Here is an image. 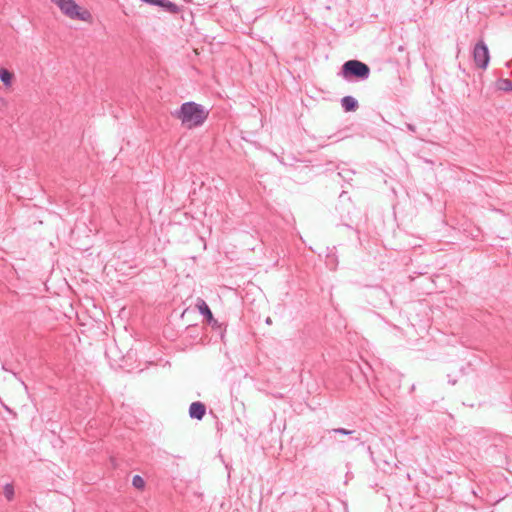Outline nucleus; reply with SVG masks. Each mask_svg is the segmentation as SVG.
<instances>
[{
    "mask_svg": "<svg viewBox=\"0 0 512 512\" xmlns=\"http://www.w3.org/2000/svg\"><path fill=\"white\" fill-rule=\"evenodd\" d=\"M172 116L180 120L185 128L192 129L201 126L207 120L209 110L199 103L188 101L172 112Z\"/></svg>",
    "mask_w": 512,
    "mask_h": 512,
    "instance_id": "obj_1",
    "label": "nucleus"
},
{
    "mask_svg": "<svg viewBox=\"0 0 512 512\" xmlns=\"http://www.w3.org/2000/svg\"><path fill=\"white\" fill-rule=\"evenodd\" d=\"M370 67L357 59L348 60L343 63L338 76L346 81H365L370 77Z\"/></svg>",
    "mask_w": 512,
    "mask_h": 512,
    "instance_id": "obj_2",
    "label": "nucleus"
},
{
    "mask_svg": "<svg viewBox=\"0 0 512 512\" xmlns=\"http://www.w3.org/2000/svg\"><path fill=\"white\" fill-rule=\"evenodd\" d=\"M70 19L91 21L92 15L87 9H82L74 0H51Z\"/></svg>",
    "mask_w": 512,
    "mask_h": 512,
    "instance_id": "obj_3",
    "label": "nucleus"
},
{
    "mask_svg": "<svg viewBox=\"0 0 512 512\" xmlns=\"http://www.w3.org/2000/svg\"><path fill=\"white\" fill-rule=\"evenodd\" d=\"M196 307L199 313L204 317L205 321L213 330H219L221 333V338L223 339L224 332L226 331V325L219 323L217 319L214 318L211 309L208 304L202 298H197Z\"/></svg>",
    "mask_w": 512,
    "mask_h": 512,
    "instance_id": "obj_4",
    "label": "nucleus"
},
{
    "mask_svg": "<svg viewBox=\"0 0 512 512\" xmlns=\"http://www.w3.org/2000/svg\"><path fill=\"white\" fill-rule=\"evenodd\" d=\"M473 60L477 68L485 70L490 62L488 46L483 40H479L473 49Z\"/></svg>",
    "mask_w": 512,
    "mask_h": 512,
    "instance_id": "obj_5",
    "label": "nucleus"
},
{
    "mask_svg": "<svg viewBox=\"0 0 512 512\" xmlns=\"http://www.w3.org/2000/svg\"><path fill=\"white\" fill-rule=\"evenodd\" d=\"M142 2L157 7L160 12L170 15H176L182 11V8L170 0H141Z\"/></svg>",
    "mask_w": 512,
    "mask_h": 512,
    "instance_id": "obj_6",
    "label": "nucleus"
},
{
    "mask_svg": "<svg viewBox=\"0 0 512 512\" xmlns=\"http://www.w3.org/2000/svg\"><path fill=\"white\" fill-rule=\"evenodd\" d=\"M191 419L202 420L206 414V405L201 401L192 402L188 410Z\"/></svg>",
    "mask_w": 512,
    "mask_h": 512,
    "instance_id": "obj_7",
    "label": "nucleus"
},
{
    "mask_svg": "<svg viewBox=\"0 0 512 512\" xmlns=\"http://www.w3.org/2000/svg\"><path fill=\"white\" fill-rule=\"evenodd\" d=\"M340 102L345 112H355L359 108L358 100L350 95L341 98Z\"/></svg>",
    "mask_w": 512,
    "mask_h": 512,
    "instance_id": "obj_8",
    "label": "nucleus"
},
{
    "mask_svg": "<svg viewBox=\"0 0 512 512\" xmlns=\"http://www.w3.org/2000/svg\"><path fill=\"white\" fill-rule=\"evenodd\" d=\"M13 80V73L10 72L6 68L0 69V81L4 84L6 87H10Z\"/></svg>",
    "mask_w": 512,
    "mask_h": 512,
    "instance_id": "obj_9",
    "label": "nucleus"
},
{
    "mask_svg": "<svg viewBox=\"0 0 512 512\" xmlns=\"http://www.w3.org/2000/svg\"><path fill=\"white\" fill-rule=\"evenodd\" d=\"M496 88L497 90H500V91H512V80L510 79H504V78H499L497 81H496Z\"/></svg>",
    "mask_w": 512,
    "mask_h": 512,
    "instance_id": "obj_10",
    "label": "nucleus"
},
{
    "mask_svg": "<svg viewBox=\"0 0 512 512\" xmlns=\"http://www.w3.org/2000/svg\"><path fill=\"white\" fill-rule=\"evenodd\" d=\"M354 432H355L354 430H349L346 428H333V429L327 430L328 434L335 433V434H340V435H345V436L352 435Z\"/></svg>",
    "mask_w": 512,
    "mask_h": 512,
    "instance_id": "obj_11",
    "label": "nucleus"
},
{
    "mask_svg": "<svg viewBox=\"0 0 512 512\" xmlns=\"http://www.w3.org/2000/svg\"><path fill=\"white\" fill-rule=\"evenodd\" d=\"M132 485L137 489H143L145 487V481L140 475H134Z\"/></svg>",
    "mask_w": 512,
    "mask_h": 512,
    "instance_id": "obj_12",
    "label": "nucleus"
},
{
    "mask_svg": "<svg viewBox=\"0 0 512 512\" xmlns=\"http://www.w3.org/2000/svg\"><path fill=\"white\" fill-rule=\"evenodd\" d=\"M370 453H371V456H372V458H373L374 462H375L377 465H379L380 463L389 464L388 459H387L384 455H381L380 453H377V455H376V456H374V453H375V452H374V451H372L371 449H370Z\"/></svg>",
    "mask_w": 512,
    "mask_h": 512,
    "instance_id": "obj_13",
    "label": "nucleus"
},
{
    "mask_svg": "<svg viewBox=\"0 0 512 512\" xmlns=\"http://www.w3.org/2000/svg\"><path fill=\"white\" fill-rule=\"evenodd\" d=\"M4 495L7 500H12L14 497V487L12 484L8 483L4 486Z\"/></svg>",
    "mask_w": 512,
    "mask_h": 512,
    "instance_id": "obj_14",
    "label": "nucleus"
},
{
    "mask_svg": "<svg viewBox=\"0 0 512 512\" xmlns=\"http://www.w3.org/2000/svg\"><path fill=\"white\" fill-rule=\"evenodd\" d=\"M407 127H408V129H409L410 131H413V132L415 131V127H414V125H412V124H408V125H407Z\"/></svg>",
    "mask_w": 512,
    "mask_h": 512,
    "instance_id": "obj_15",
    "label": "nucleus"
},
{
    "mask_svg": "<svg viewBox=\"0 0 512 512\" xmlns=\"http://www.w3.org/2000/svg\"><path fill=\"white\" fill-rule=\"evenodd\" d=\"M7 101L4 98H0V105H6Z\"/></svg>",
    "mask_w": 512,
    "mask_h": 512,
    "instance_id": "obj_16",
    "label": "nucleus"
},
{
    "mask_svg": "<svg viewBox=\"0 0 512 512\" xmlns=\"http://www.w3.org/2000/svg\"><path fill=\"white\" fill-rule=\"evenodd\" d=\"M347 195V192L346 191H342L341 194L339 195L340 198H343L344 196Z\"/></svg>",
    "mask_w": 512,
    "mask_h": 512,
    "instance_id": "obj_17",
    "label": "nucleus"
},
{
    "mask_svg": "<svg viewBox=\"0 0 512 512\" xmlns=\"http://www.w3.org/2000/svg\"><path fill=\"white\" fill-rule=\"evenodd\" d=\"M266 323H267V324H271V323H272L271 318H269V317H268V318L266 319Z\"/></svg>",
    "mask_w": 512,
    "mask_h": 512,
    "instance_id": "obj_18",
    "label": "nucleus"
},
{
    "mask_svg": "<svg viewBox=\"0 0 512 512\" xmlns=\"http://www.w3.org/2000/svg\"><path fill=\"white\" fill-rule=\"evenodd\" d=\"M506 65H507V67H510V66L512 65V60L508 61V62L506 63Z\"/></svg>",
    "mask_w": 512,
    "mask_h": 512,
    "instance_id": "obj_19",
    "label": "nucleus"
},
{
    "mask_svg": "<svg viewBox=\"0 0 512 512\" xmlns=\"http://www.w3.org/2000/svg\"><path fill=\"white\" fill-rule=\"evenodd\" d=\"M450 383L454 385L456 384V380H451Z\"/></svg>",
    "mask_w": 512,
    "mask_h": 512,
    "instance_id": "obj_20",
    "label": "nucleus"
}]
</instances>
